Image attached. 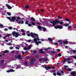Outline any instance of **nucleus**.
Returning <instances> with one entry per match:
<instances>
[{
  "label": "nucleus",
  "instance_id": "19",
  "mask_svg": "<svg viewBox=\"0 0 76 76\" xmlns=\"http://www.w3.org/2000/svg\"><path fill=\"white\" fill-rule=\"evenodd\" d=\"M7 14L8 15H9V16H11V13L10 12H7Z\"/></svg>",
  "mask_w": 76,
  "mask_h": 76
},
{
  "label": "nucleus",
  "instance_id": "41",
  "mask_svg": "<svg viewBox=\"0 0 76 76\" xmlns=\"http://www.w3.org/2000/svg\"><path fill=\"white\" fill-rule=\"evenodd\" d=\"M31 64H34V62H33V61H31V62H30Z\"/></svg>",
  "mask_w": 76,
  "mask_h": 76
},
{
  "label": "nucleus",
  "instance_id": "39",
  "mask_svg": "<svg viewBox=\"0 0 76 76\" xmlns=\"http://www.w3.org/2000/svg\"><path fill=\"white\" fill-rule=\"evenodd\" d=\"M32 40L31 39H29L28 40V42H31Z\"/></svg>",
  "mask_w": 76,
  "mask_h": 76
},
{
  "label": "nucleus",
  "instance_id": "12",
  "mask_svg": "<svg viewBox=\"0 0 76 76\" xmlns=\"http://www.w3.org/2000/svg\"><path fill=\"white\" fill-rule=\"evenodd\" d=\"M21 55H18V56H15L16 58H19V59H22V58H20Z\"/></svg>",
  "mask_w": 76,
  "mask_h": 76
},
{
  "label": "nucleus",
  "instance_id": "11",
  "mask_svg": "<svg viewBox=\"0 0 76 76\" xmlns=\"http://www.w3.org/2000/svg\"><path fill=\"white\" fill-rule=\"evenodd\" d=\"M51 66H49L48 67L45 66V68L47 70H49V69H51Z\"/></svg>",
  "mask_w": 76,
  "mask_h": 76
},
{
  "label": "nucleus",
  "instance_id": "7",
  "mask_svg": "<svg viewBox=\"0 0 76 76\" xmlns=\"http://www.w3.org/2000/svg\"><path fill=\"white\" fill-rule=\"evenodd\" d=\"M66 60H68V63H72V62H73V61L72 60H70V58H68L67 59H66V60H64L63 62H65L66 61Z\"/></svg>",
  "mask_w": 76,
  "mask_h": 76
},
{
  "label": "nucleus",
  "instance_id": "6",
  "mask_svg": "<svg viewBox=\"0 0 76 76\" xmlns=\"http://www.w3.org/2000/svg\"><path fill=\"white\" fill-rule=\"evenodd\" d=\"M37 28L38 29H39L40 30V31H41L42 30V29H43V31H44V32H45V31H46V28H43L41 26H38V27H37Z\"/></svg>",
  "mask_w": 76,
  "mask_h": 76
},
{
  "label": "nucleus",
  "instance_id": "15",
  "mask_svg": "<svg viewBox=\"0 0 76 76\" xmlns=\"http://www.w3.org/2000/svg\"><path fill=\"white\" fill-rule=\"evenodd\" d=\"M43 60L44 61H48V58H43Z\"/></svg>",
  "mask_w": 76,
  "mask_h": 76
},
{
  "label": "nucleus",
  "instance_id": "32",
  "mask_svg": "<svg viewBox=\"0 0 76 76\" xmlns=\"http://www.w3.org/2000/svg\"><path fill=\"white\" fill-rule=\"evenodd\" d=\"M31 20H33V21H35V19L33 18H31Z\"/></svg>",
  "mask_w": 76,
  "mask_h": 76
},
{
  "label": "nucleus",
  "instance_id": "46",
  "mask_svg": "<svg viewBox=\"0 0 76 76\" xmlns=\"http://www.w3.org/2000/svg\"><path fill=\"white\" fill-rule=\"evenodd\" d=\"M13 47H10V50H12V49H13Z\"/></svg>",
  "mask_w": 76,
  "mask_h": 76
},
{
  "label": "nucleus",
  "instance_id": "62",
  "mask_svg": "<svg viewBox=\"0 0 76 76\" xmlns=\"http://www.w3.org/2000/svg\"><path fill=\"white\" fill-rule=\"evenodd\" d=\"M65 47L66 48H68V46H65Z\"/></svg>",
  "mask_w": 76,
  "mask_h": 76
},
{
  "label": "nucleus",
  "instance_id": "54",
  "mask_svg": "<svg viewBox=\"0 0 76 76\" xmlns=\"http://www.w3.org/2000/svg\"><path fill=\"white\" fill-rule=\"evenodd\" d=\"M26 24H28V22L26 21L25 23Z\"/></svg>",
  "mask_w": 76,
  "mask_h": 76
},
{
  "label": "nucleus",
  "instance_id": "38",
  "mask_svg": "<svg viewBox=\"0 0 76 76\" xmlns=\"http://www.w3.org/2000/svg\"><path fill=\"white\" fill-rule=\"evenodd\" d=\"M66 20H67V21H68L70 23V22H71V21H69V19H66Z\"/></svg>",
  "mask_w": 76,
  "mask_h": 76
},
{
  "label": "nucleus",
  "instance_id": "26",
  "mask_svg": "<svg viewBox=\"0 0 76 76\" xmlns=\"http://www.w3.org/2000/svg\"><path fill=\"white\" fill-rule=\"evenodd\" d=\"M67 43H68V42L67 41H66L64 42V44H67Z\"/></svg>",
  "mask_w": 76,
  "mask_h": 76
},
{
  "label": "nucleus",
  "instance_id": "36",
  "mask_svg": "<svg viewBox=\"0 0 76 76\" xmlns=\"http://www.w3.org/2000/svg\"><path fill=\"white\" fill-rule=\"evenodd\" d=\"M58 56H59V57H61V54L60 53H59L58 54Z\"/></svg>",
  "mask_w": 76,
  "mask_h": 76
},
{
  "label": "nucleus",
  "instance_id": "47",
  "mask_svg": "<svg viewBox=\"0 0 76 76\" xmlns=\"http://www.w3.org/2000/svg\"><path fill=\"white\" fill-rule=\"evenodd\" d=\"M34 53H37V51L36 50H34L33 51Z\"/></svg>",
  "mask_w": 76,
  "mask_h": 76
},
{
  "label": "nucleus",
  "instance_id": "28",
  "mask_svg": "<svg viewBox=\"0 0 76 76\" xmlns=\"http://www.w3.org/2000/svg\"><path fill=\"white\" fill-rule=\"evenodd\" d=\"M21 32H25V31L23 29H22L21 30Z\"/></svg>",
  "mask_w": 76,
  "mask_h": 76
},
{
  "label": "nucleus",
  "instance_id": "18",
  "mask_svg": "<svg viewBox=\"0 0 76 76\" xmlns=\"http://www.w3.org/2000/svg\"><path fill=\"white\" fill-rule=\"evenodd\" d=\"M71 57H73V58H74L76 60V56H71Z\"/></svg>",
  "mask_w": 76,
  "mask_h": 76
},
{
  "label": "nucleus",
  "instance_id": "13",
  "mask_svg": "<svg viewBox=\"0 0 76 76\" xmlns=\"http://www.w3.org/2000/svg\"><path fill=\"white\" fill-rule=\"evenodd\" d=\"M6 6L8 7V8L9 9H12V7H10L9 5L8 4H6Z\"/></svg>",
  "mask_w": 76,
  "mask_h": 76
},
{
  "label": "nucleus",
  "instance_id": "29",
  "mask_svg": "<svg viewBox=\"0 0 76 76\" xmlns=\"http://www.w3.org/2000/svg\"><path fill=\"white\" fill-rule=\"evenodd\" d=\"M0 28H3V25L2 24L0 25Z\"/></svg>",
  "mask_w": 76,
  "mask_h": 76
},
{
  "label": "nucleus",
  "instance_id": "23",
  "mask_svg": "<svg viewBox=\"0 0 76 76\" xmlns=\"http://www.w3.org/2000/svg\"><path fill=\"white\" fill-rule=\"evenodd\" d=\"M64 25L65 26H69V24H64Z\"/></svg>",
  "mask_w": 76,
  "mask_h": 76
},
{
  "label": "nucleus",
  "instance_id": "8",
  "mask_svg": "<svg viewBox=\"0 0 76 76\" xmlns=\"http://www.w3.org/2000/svg\"><path fill=\"white\" fill-rule=\"evenodd\" d=\"M59 21L58 20H56L55 21H53V22H51L50 23H52L53 25L54 26L56 23H58Z\"/></svg>",
  "mask_w": 76,
  "mask_h": 76
},
{
  "label": "nucleus",
  "instance_id": "4",
  "mask_svg": "<svg viewBox=\"0 0 76 76\" xmlns=\"http://www.w3.org/2000/svg\"><path fill=\"white\" fill-rule=\"evenodd\" d=\"M7 18L8 19H9L11 22H15V20H16V18L15 17H12L11 19L10 17H7Z\"/></svg>",
  "mask_w": 76,
  "mask_h": 76
},
{
  "label": "nucleus",
  "instance_id": "56",
  "mask_svg": "<svg viewBox=\"0 0 76 76\" xmlns=\"http://www.w3.org/2000/svg\"><path fill=\"white\" fill-rule=\"evenodd\" d=\"M58 18H59V19H61V17L60 16H58Z\"/></svg>",
  "mask_w": 76,
  "mask_h": 76
},
{
  "label": "nucleus",
  "instance_id": "22",
  "mask_svg": "<svg viewBox=\"0 0 76 76\" xmlns=\"http://www.w3.org/2000/svg\"><path fill=\"white\" fill-rule=\"evenodd\" d=\"M10 70V72H15V70H13V69H11Z\"/></svg>",
  "mask_w": 76,
  "mask_h": 76
},
{
  "label": "nucleus",
  "instance_id": "3",
  "mask_svg": "<svg viewBox=\"0 0 76 76\" xmlns=\"http://www.w3.org/2000/svg\"><path fill=\"white\" fill-rule=\"evenodd\" d=\"M50 48H48L47 49H45V48H44V49H39L38 50V51H39V53H45V52L43 51L42 50H50Z\"/></svg>",
  "mask_w": 76,
  "mask_h": 76
},
{
  "label": "nucleus",
  "instance_id": "21",
  "mask_svg": "<svg viewBox=\"0 0 76 76\" xmlns=\"http://www.w3.org/2000/svg\"><path fill=\"white\" fill-rule=\"evenodd\" d=\"M48 39L49 40V41H53V39L50 38H48Z\"/></svg>",
  "mask_w": 76,
  "mask_h": 76
},
{
  "label": "nucleus",
  "instance_id": "37",
  "mask_svg": "<svg viewBox=\"0 0 76 76\" xmlns=\"http://www.w3.org/2000/svg\"><path fill=\"white\" fill-rule=\"evenodd\" d=\"M57 53V52H54L53 51L52 52V54H54V53Z\"/></svg>",
  "mask_w": 76,
  "mask_h": 76
},
{
  "label": "nucleus",
  "instance_id": "31",
  "mask_svg": "<svg viewBox=\"0 0 76 76\" xmlns=\"http://www.w3.org/2000/svg\"><path fill=\"white\" fill-rule=\"evenodd\" d=\"M57 75L58 76H61V74L59 72H57Z\"/></svg>",
  "mask_w": 76,
  "mask_h": 76
},
{
  "label": "nucleus",
  "instance_id": "53",
  "mask_svg": "<svg viewBox=\"0 0 76 76\" xmlns=\"http://www.w3.org/2000/svg\"><path fill=\"white\" fill-rule=\"evenodd\" d=\"M22 34L23 35H25V33H23Z\"/></svg>",
  "mask_w": 76,
  "mask_h": 76
},
{
  "label": "nucleus",
  "instance_id": "35",
  "mask_svg": "<svg viewBox=\"0 0 76 76\" xmlns=\"http://www.w3.org/2000/svg\"><path fill=\"white\" fill-rule=\"evenodd\" d=\"M4 30L5 31H8V29L7 28H5L4 29Z\"/></svg>",
  "mask_w": 76,
  "mask_h": 76
},
{
  "label": "nucleus",
  "instance_id": "59",
  "mask_svg": "<svg viewBox=\"0 0 76 76\" xmlns=\"http://www.w3.org/2000/svg\"><path fill=\"white\" fill-rule=\"evenodd\" d=\"M60 44H61V45H62L63 44V42H60Z\"/></svg>",
  "mask_w": 76,
  "mask_h": 76
},
{
  "label": "nucleus",
  "instance_id": "64",
  "mask_svg": "<svg viewBox=\"0 0 76 76\" xmlns=\"http://www.w3.org/2000/svg\"><path fill=\"white\" fill-rule=\"evenodd\" d=\"M5 41H6V42H8L9 41H8V40H6Z\"/></svg>",
  "mask_w": 76,
  "mask_h": 76
},
{
  "label": "nucleus",
  "instance_id": "44",
  "mask_svg": "<svg viewBox=\"0 0 76 76\" xmlns=\"http://www.w3.org/2000/svg\"><path fill=\"white\" fill-rule=\"evenodd\" d=\"M7 73H9V72H10V70H8L7 71Z\"/></svg>",
  "mask_w": 76,
  "mask_h": 76
},
{
  "label": "nucleus",
  "instance_id": "58",
  "mask_svg": "<svg viewBox=\"0 0 76 76\" xmlns=\"http://www.w3.org/2000/svg\"><path fill=\"white\" fill-rule=\"evenodd\" d=\"M28 25L29 26H31V24H28Z\"/></svg>",
  "mask_w": 76,
  "mask_h": 76
},
{
  "label": "nucleus",
  "instance_id": "20",
  "mask_svg": "<svg viewBox=\"0 0 76 76\" xmlns=\"http://www.w3.org/2000/svg\"><path fill=\"white\" fill-rule=\"evenodd\" d=\"M29 7V5H26L25 8L26 9H28Z\"/></svg>",
  "mask_w": 76,
  "mask_h": 76
},
{
  "label": "nucleus",
  "instance_id": "27",
  "mask_svg": "<svg viewBox=\"0 0 76 76\" xmlns=\"http://www.w3.org/2000/svg\"><path fill=\"white\" fill-rule=\"evenodd\" d=\"M7 45H12V44L9 43L7 44Z\"/></svg>",
  "mask_w": 76,
  "mask_h": 76
},
{
  "label": "nucleus",
  "instance_id": "48",
  "mask_svg": "<svg viewBox=\"0 0 76 76\" xmlns=\"http://www.w3.org/2000/svg\"><path fill=\"white\" fill-rule=\"evenodd\" d=\"M57 50H58V51H61L60 49H58L56 50V51H57Z\"/></svg>",
  "mask_w": 76,
  "mask_h": 76
},
{
  "label": "nucleus",
  "instance_id": "40",
  "mask_svg": "<svg viewBox=\"0 0 76 76\" xmlns=\"http://www.w3.org/2000/svg\"><path fill=\"white\" fill-rule=\"evenodd\" d=\"M67 71H71V70H72V69H68L67 70Z\"/></svg>",
  "mask_w": 76,
  "mask_h": 76
},
{
  "label": "nucleus",
  "instance_id": "14",
  "mask_svg": "<svg viewBox=\"0 0 76 76\" xmlns=\"http://www.w3.org/2000/svg\"><path fill=\"white\" fill-rule=\"evenodd\" d=\"M71 74L73 76H75V72H72L71 73Z\"/></svg>",
  "mask_w": 76,
  "mask_h": 76
},
{
  "label": "nucleus",
  "instance_id": "5",
  "mask_svg": "<svg viewBox=\"0 0 76 76\" xmlns=\"http://www.w3.org/2000/svg\"><path fill=\"white\" fill-rule=\"evenodd\" d=\"M20 19V17H18L17 19H16V22L17 23H19V24H20V23L21 24H23V21H19V19Z\"/></svg>",
  "mask_w": 76,
  "mask_h": 76
},
{
  "label": "nucleus",
  "instance_id": "25",
  "mask_svg": "<svg viewBox=\"0 0 76 76\" xmlns=\"http://www.w3.org/2000/svg\"><path fill=\"white\" fill-rule=\"evenodd\" d=\"M31 60H32L33 61H35V59L34 58H31Z\"/></svg>",
  "mask_w": 76,
  "mask_h": 76
},
{
  "label": "nucleus",
  "instance_id": "57",
  "mask_svg": "<svg viewBox=\"0 0 76 76\" xmlns=\"http://www.w3.org/2000/svg\"><path fill=\"white\" fill-rule=\"evenodd\" d=\"M39 61H42V59H39Z\"/></svg>",
  "mask_w": 76,
  "mask_h": 76
},
{
  "label": "nucleus",
  "instance_id": "17",
  "mask_svg": "<svg viewBox=\"0 0 76 76\" xmlns=\"http://www.w3.org/2000/svg\"><path fill=\"white\" fill-rule=\"evenodd\" d=\"M8 52L9 51L7 50H6L5 51H3V53H4V54H5V53H8Z\"/></svg>",
  "mask_w": 76,
  "mask_h": 76
},
{
  "label": "nucleus",
  "instance_id": "52",
  "mask_svg": "<svg viewBox=\"0 0 76 76\" xmlns=\"http://www.w3.org/2000/svg\"><path fill=\"white\" fill-rule=\"evenodd\" d=\"M28 64V63L27 62H25V65H27V64Z\"/></svg>",
  "mask_w": 76,
  "mask_h": 76
},
{
  "label": "nucleus",
  "instance_id": "33",
  "mask_svg": "<svg viewBox=\"0 0 76 76\" xmlns=\"http://www.w3.org/2000/svg\"><path fill=\"white\" fill-rule=\"evenodd\" d=\"M72 26H69L68 27V29H70V28H72Z\"/></svg>",
  "mask_w": 76,
  "mask_h": 76
},
{
  "label": "nucleus",
  "instance_id": "49",
  "mask_svg": "<svg viewBox=\"0 0 76 76\" xmlns=\"http://www.w3.org/2000/svg\"><path fill=\"white\" fill-rule=\"evenodd\" d=\"M35 57H37V58L39 57V56H38V55H36V56H35Z\"/></svg>",
  "mask_w": 76,
  "mask_h": 76
},
{
  "label": "nucleus",
  "instance_id": "9",
  "mask_svg": "<svg viewBox=\"0 0 76 76\" xmlns=\"http://www.w3.org/2000/svg\"><path fill=\"white\" fill-rule=\"evenodd\" d=\"M32 47V45H30L28 46V48H23V50H30L31 49V48Z\"/></svg>",
  "mask_w": 76,
  "mask_h": 76
},
{
  "label": "nucleus",
  "instance_id": "2",
  "mask_svg": "<svg viewBox=\"0 0 76 76\" xmlns=\"http://www.w3.org/2000/svg\"><path fill=\"white\" fill-rule=\"evenodd\" d=\"M12 34L13 37L16 38H18L19 36H20V34H19V32H17L16 31H13L12 32Z\"/></svg>",
  "mask_w": 76,
  "mask_h": 76
},
{
  "label": "nucleus",
  "instance_id": "34",
  "mask_svg": "<svg viewBox=\"0 0 76 76\" xmlns=\"http://www.w3.org/2000/svg\"><path fill=\"white\" fill-rule=\"evenodd\" d=\"M53 75H54V76H56V75H57V74L55 72H54L53 73Z\"/></svg>",
  "mask_w": 76,
  "mask_h": 76
},
{
  "label": "nucleus",
  "instance_id": "61",
  "mask_svg": "<svg viewBox=\"0 0 76 76\" xmlns=\"http://www.w3.org/2000/svg\"><path fill=\"white\" fill-rule=\"evenodd\" d=\"M15 53V51H12V53Z\"/></svg>",
  "mask_w": 76,
  "mask_h": 76
},
{
  "label": "nucleus",
  "instance_id": "51",
  "mask_svg": "<svg viewBox=\"0 0 76 76\" xmlns=\"http://www.w3.org/2000/svg\"><path fill=\"white\" fill-rule=\"evenodd\" d=\"M68 67V66H64V67L66 68V67Z\"/></svg>",
  "mask_w": 76,
  "mask_h": 76
},
{
  "label": "nucleus",
  "instance_id": "16",
  "mask_svg": "<svg viewBox=\"0 0 76 76\" xmlns=\"http://www.w3.org/2000/svg\"><path fill=\"white\" fill-rule=\"evenodd\" d=\"M70 52H73L74 53H75L76 52V51L75 50H70Z\"/></svg>",
  "mask_w": 76,
  "mask_h": 76
},
{
  "label": "nucleus",
  "instance_id": "55",
  "mask_svg": "<svg viewBox=\"0 0 76 76\" xmlns=\"http://www.w3.org/2000/svg\"><path fill=\"white\" fill-rule=\"evenodd\" d=\"M10 29H12V27H9Z\"/></svg>",
  "mask_w": 76,
  "mask_h": 76
},
{
  "label": "nucleus",
  "instance_id": "10",
  "mask_svg": "<svg viewBox=\"0 0 76 76\" xmlns=\"http://www.w3.org/2000/svg\"><path fill=\"white\" fill-rule=\"evenodd\" d=\"M55 28L56 29H58V28H59V29H62V28H63V27L61 26H55Z\"/></svg>",
  "mask_w": 76,
  "mask_h": 76
},
{
  "label": "nucleus",
  "instance_id": "43",
  "mask_svg": "<svg viewBox=\"0 0 76 76\" xmlns=\"http://www.w3.org/2000/svg\"><path fill=\"white\" fill-rule=\"evenodd\" d=\"M31 23L33 25H35V23H34L32 22Z\"/></svg>",
  "mask_w": 76,
  "mask_h": 76
},
{
  "label": "nucleus",
  "instance_id": "30",
  "mask_svg": "<svg viewBox=\"0 0 76 76\" xmlns=\"http://www.w3.org/2000/svg\"><path fill=\"white\" fill-rule=\"evenodd\" d=\"M4 63V61L3 60H2L1 61V64H3Z\"/></svg>",
  "mask_w": 76,
  "mask_h": 76
},
{
  "label": "nucleus",
  "instance_id": "60",
  "mask_svg": "<svg viewBox=\"0 0 76 76\" xmlns=\"http://www.w3.org/2000/svg\"><path fill=\"white\" fill-rule=\"evenodd\" d=\"M61 73L62 74L64 72L63 70L61 71Z\"/></svg>",
  "mask_w": 76,
  "mask_h": 76
},
{
  "label": "nucleus",
  "instance_id": "45",
  "mask_svg": "<svg viewBox=\"0 0 76 76\" xmlns=\"http://www.w3.org/2000/svg\"><path fill=\"white\" fill-rule=\"evenodd\" d=\"M54 44L55 45H58V43L56 42V43H54Z\"/></svg>",
  "mask_w": 76,
  "mask_h": 76
},
{
  "label": "nucleus",
  "instance_id": "50",
  "mask_svg": "<svg viewBox=\"0 0 76 76\" xmlns=\"http://www.w3.org/2000/svg\"><path fill=\"white\" fill-rule=\"evenodd\" d=\"M63 22H61L60 23V24H63Z\"/></svg>",
  "mask_w": 76,
  "mask_h": 76
},
{
  "label": "nucleus",
  "instance_id": "42",
  "mask_svg": "<svg viewBox=\"0 0 76 76\" xmlns=\"http://www.w3.org/2000/svg\"><path fill=\"white\" fill-rule=\"evenodd\" d=\"M15 48L16 49H18V50H19V47H15Z\"/></svg>",
  "mask_w": 76,
  "mask_h": 76
},
{
  "label": "nucleus",
  "instance_id": "24",
  "mask_svg": "<svg viewBox=\"0 0 76 76\" xmlns=\"http://www.w3.org/2000/svg\"><path fill=\"white\" fill-rule=\"evenodd\" d=\"M6 35L7 37H10V36H11V34H6Z\"/></svg>",
  "mask_w": 76,
  "mask_h": 76
},
{
  "label": "nucleus",
  "instance_id": "1",
  "mask_svg": "<svg viewBox=\"0 0 76 76\" xmlns=\"http://www.w3.org/2000/svg\"><path fill=\"white\" fill-rule=\"evenodd\" d=\"M27 36L28 37H30V36H31L32 38H34L33 40L34 41H32L31 42V43H34L35 42L36 45H38V44H41V41H39L38 42H37V41L40 40V39H39L38 34H35L34 33H33L32 32L30 34H29V31H27Z\"/></svg>",
  "mask_w": 76,
  "mask_h": 76
},
{
  "label": "nucleus",
  "instance_id": "63",
  "mask_svg": "<svg viewBox=\"0 0 76 76\" xmlns=\"http://www.w3.org/2000/svg\"><path fill=\"white\" fill-rule=\"evenodd\" d=\"M6 37H3V39H6Z\"/></svg>",
  "mask_w": 76,
  "mask_h": 76
}]
</instances>
